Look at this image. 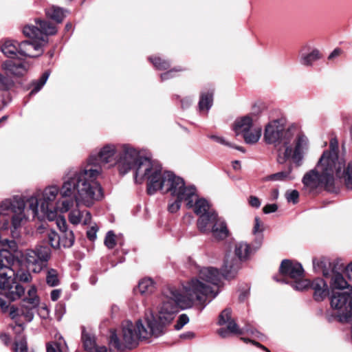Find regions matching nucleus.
I'll return each mask as SVG.
<instances>
[{
	"mask_svg": "<svg viewBox=\"0 0 352 352\" xmlns=\"http://www.w3.org/2000/svg\"><path fill=\"white\" fill-rule=\"evenodd\" d=\"M279 271L281 274L293 279L302 278L304 274L302 265L289 259H285L281 262Z\"/></svg>",
	"mask_w": 352,
	"mask_h": 352,
	"instance_id": "obj_16",
	"label": "nucleus"
},
{
	"mask_svg": "<svg viewBox=\"0 0 352 352\" xmlns=\"http://www.w3.org/2000/svg\"><path fill=\"white\" fill-rule=\"evenodd\" d=\"M14 351L28 352L27 339L24 336H19L14 342Z\"/></svg>",
	"mask_w": 352,
	"mask_h": 352,
	"instance_id": "obj_42",
	"label": "nucleus"
},
{
	"mask_svg": "<svg viewBox=\"0 0 352 352\" xmlns=\"http://www.w3.org/2000/svg\"><path fill=\"white\" fill-rule=\"evenodd\" d=\"M252 126V119L250 116H243L239 119L236 120L233 126L236 135L243 134L250 130Z\"/></svg>",
	"mask_w": 352,
	"mask_h": 352,
	"instance_id": "obj_26",
	"label": "nucleus"
},
{
	"mask_svg": "<svg viewBox=\"0 0 352 352\" xmlns=\"http://www.w3.org/2000/svg\"><path fill=\"white\" fill-rule=\"evenodd\" d=\"M36 26L27 25L23 29V34L33 41H24L19 44V56L30 58H36L42 55L43 43L47 41V36L54 35L57 28L51 22L36 19Z\"/></svg>",
	"mask_w": 352,
	"mask_h": 352,
	"instance_id": "obj_8",
	"label": "nucleus"
},
{
	"mask_svg": "<svg viewBox=\"0 0 352 352\" xmlns=\"http://www.w3.org/2000/svg\"><path fill=\"white\" fill-rule=\"evenodd\" d=\"M263 231V223L261 221L259 217H256L254 219V228H253V234L256 236L255 240L256 239V237L258 235L263 236V234H262ZM262 238L263 239V236H262Z\"/></svg>",
	"mask_w": 352,
	"mask_h": 352,
	"instance_id": "obj_47",
	"label": "nucleus"
},
{
	"mask_svg": "<svg viewBox=\"0 0 352 352\" xmlns=\"http://www.w3.org/2000/svg\"><path fill=\"white\" fill-rule=\"evenodd\" d=\"M320 58V52L318 50H314L308 54H302L300 56V63L305 66H310L314 62Z\"/></svg>",
	"mask_w": 352,
	"mask_h": 352,
	"instance_id": "obj_35",
	"label": "nucleus"
},
{
	"mask_svg": "<svg viewBox=\"0 0 352 352\" xmlns=\"http://www.w3.org/2000/svg\"><path fill=\"white\" fill-rule=\"evenodd\" d=\"M310 287L314 290V298L316 301H322L329 295V286L322 278L314 279Z\"/></svg>",
	"mask_w": 352,
	"mask_h": 352,
	"instance_id": "obj_20",
	"label": "nucleus"
},
{
	"mask_svg": "<svg viewBox=\"0 0 352 352\" xmlns=\"http://www.w3.org/2000/svg\"><path fill=\"white\" fill-rule=\"evenodd\" d=\"M98 228L97 226H91L87 231V236L90 241H94L96 239V233L98 232Z\"/></svg>",
	"mask_w": 352,
	"mask_h": 352,
	"instance_id": "obj_53",
	"label": "nucleus"
},
{
	"mask_svg": "<svg viewBox=\"0 0 352 352\" xmlns=\"http://www.w3.org/2000/svg\"><path fill=\"white\" fill-rule=\"evenodd\" d=\"M191 102H192V100L188 98H184V99L181 100L182 108L185 109V108L188 107L190 106V104H191Z\"/></svg>",
	"mask_w": 352,
	"mask_h": 352,
	"instance_id": "obj_63",
	"label": "nucleus"
},
{
	"mask_svg": "<svg viewBox=\"0 0 352 352\" xmlns=\"http://www.w3.org/2000/svg\"><path fill=\"white\" fill-rule=\"evenodd\" d=\"M19 43L13 40H4L0 43V48L3 54L9 58L18 57Z\"/></svg>",
	"mask_w": 352,
	"mask_h": 352,
	"instance_id": "obj_24",
	"label": "nucleus"
},
{
	"mask_svg": "<svg viewBox=\"0 0 352 352\" xmlns=\"http://www.w3.org/2000/svg\"><path fill=\"white\" fill-rule=\"evenodd\" d=\"M86 170H70L60 188V199L55 203L54 210L60 213L68 212L76 202L90 206L94 201L103 197L99 183H93L86 178Z\"/></svg>",
	"mask_w": 352,
	"mask_h": 352,
	"instance_id": "obj_5",
	"label": "nucleus"
},
{
	"mask_svg": "<svg viewBox=\"0 0 352 352\" xmlns=\"http://www.w3.org/2000/svg\"><path fill=\"white\" fill-rule=\"evenodd\" d=\"M264 138L267 143L274 144L276 146L282 144L285 150L279 149L277 162L283 164L287 160H292L297 166L301 165L304 151L308 146V139L303 134L294 138L289 130L285 131L283 120H274L265 126Z\"/></svg>",
	"mask_w": 352,
	"mask_h": 352,
	"instance_id": "obj_6",
	"label": "nucleus"
},
{
	"mask_svg": "<svg viewBox=\"0 0 352 352\" xmlns=\"http://www.w3.org/2000/svg\"><path fill=\"white\" fill-rule=\"evenodd\" d=\"M330 304L333 309L337 310L340 322L352 323V289L331 291Z\"/></svg>",
	"mask_w": 352,
	"mask_h": 352,
	"instance_id": "obj_13",
	"label": "nucleus"
},
{
	"mask_svg": "<svg viewBox=\"0 0 352 352\" xmlns=\"http://www.w3.org/2000/svg\"><path fill=\"white\" fill-rule=\"evenodd\" d=\"M46 283L50 287H56L60 284L57 271L53 268L49 269L46 274Z\"/></svg>",
	"mask_w": 352,
	"mask_h": 352,
	"instance_id": "obj_36",
	"label": "nucleus"
},
{
	"mask_svg": "<svg viewBox=\"0 0 352 352\" xmlns=\"http://www.w3.org/2000/svg\"><path fill=\"white\" fill-rule=\"evenodd\" d=\"M74 240L75 237L73 231L68 230L66 232H63L59 234L60 248L61 246L65 248L72 247L74 243Z\"/></svg>",
	"mask_w": 352,
	"mask_h": 352,
	"instance_id": "obj_33",
	"label": "nucleus"
},
{
	"mask_svg": "<svg viewBox=\"0 0 352 352\" xmlns=\"http://www.w3.org/2000/svg\"><path fill=\"white\" fill-rule=\"evenodd\" d=\"M296 280H295L292 284V287L294 289L297 291H303L310 287L311 283L309 280L301 278Z\"/></svg>",
	"mask_w": 352,
	"mask_h": 352,
	"instance_id": "obj_44",
	"label": "nucleus"
},
{
	"mask_svg": "<svg viewBox=\"0 0 352 352\" xmlns=\"http://www.w3.org/2000/svg\"><path fill=\"white\" fill-rule=\"evenodd\" d=\"M104 245L109 249H113L116 246V235L113 231L110 230L107 233V235L104 239Z\"/></svg>",
	"mask_w": 352,
	"mask_h": 352,
	"instance_id": "obj_46",
	"label": "nucleus"
},
{
	"mask_svg": "<svg viewBox=\"0 0 352 352\" xmlns=\"http://www.w3.org/2000/svg\"><path fill=\"white\" fill-rule=\"evenodd\" d=\"M56 224L60 230V233H62L63 232L68 231L67 223H66L65 218H63V217L58 218L56 219Z\"/></svg>",
	"mask_w": 352,
	"mask_h": 352,
	"instance_id": "obj_54",
	"label": "nucleus"
},
{
	"mask_svg": "<svg viewBox=\"0 0 352 352\" xmlns=\"http://www.w3.org/2000/svg\"><path fill=\"white\" fill-rule=\"evenodd\" d=\"M231 314L232 311L229 308H226L222 311L219 315V324L223 325L228 322V329L231 333H233V334L242 335L245 331H250L252 334H254V332L258 333L257 331L250 330L248 327L239 329L235 321L232 319Z\"/></svg>",
	"mask_w": 352,
	"mask_h": 352,
	"instance_id": "obj_18",
	"label": "nucleus"
},
{
	"mask_svg": "<svg viewBox=\"0 0 352 352\" xmlns=\"http://www.w3.org/2000/svg\"><path fill=\"white\" fill-rule=\"evenodd\" d=\"M338 141L332 138L329 144V150L323 152L320 158V164L325 163L326 166L336 169L338 177H343L347 188L352 189V162L345 168V162L338 157Z\"/></svg>",
	"mask_w": 352,
	"mask_h": 352,
	"instance_id": "obj_11",
	"label": "nucleus"
},
{
	"mask_svg": "<svg viewBox=\"0 0 352 352\" xmlns=\"http://www.w3.org/2000/svg\"><path fill=\"white\" fill-rule=\"evenodd\" d=\"M313 265L315 270H320L323 276L326 278L331 274L332 271H334L333 269H332L331 263L326 258H321L320 259L314 258Z\"/></svg>",
	"mask_w": 352,
	"mask_h": 352,
	"instance_id": "obj_28",
	"label": "nucleus"
},
{
	"mask_svg": "<svg viewBox=\"0 0 352 352\" xmlns=\"http://www.w3.org/2000/svg\"><path fill=\"white\" fill-rule=\"evenodd\" d=\"M168 305L162 297V303L157 308L156 317L151 315L147 317L146 327L138 320L134 325L131 321H125L122 325V340L118 338L115 330L111 331L109 344L118 351L125 348H133L138 344L139 340L148 339L151 336L159 337L164 334L165 326L169 324L176 314L175 302Z\"/></svg>",
	"mask_w": 352,
	"mask_h": 352,
	"instance_id": "obj_1",
	"label": "nucleus"
},
{
	"mask_svg": "<svg viewBox=\"0 0 352 352\" xmlns=\"http://www.w3.org/2000/svg\"><path fill=\"white\" fill-rule=\"evenodd\" d=\"M213 90L207 92H201L199 101V108L200 111H208L213 103Z\"/></svg>",
	"mask_w": 352,
	"mask_h": 352,
	"instance_id": "obj_30",
	"label": "nucleus"
},
{
	"mask_svg": "<svg viewBox=\"0 0 352 352\" xmlns=\"http://www.w3.org/2000/svg\"><path fill=\"white\" fill-rule=\"evenodd\" d=\"M84 212L79 209H74L69 214V221L72 224L78 225L82 221Z\"/></svg>",
	"mask_w": 352,
	"mask_h": 352,
	"instance_id": "obj_43",
	"label": "nucleus"
},
{
	"mask_svg": "<svg viewBox=\"0 0 352 352\" xmlns=\"http://www.w3.org/2000/svg\"><path fill=\"white\" fill-rule=\"evenodd\" d=\"M15 259L8 251L0 252V292L10 301H14L25 294V288L15 281L17 277L23 283L31 282L32 278L28 271L14 269Z\"/></svg>",
	"mask_w": 352,
	"mask_h": 352,
	"instance_id": "obj_7",
	"label": "nucleus"
},
{
	"mask_svg": "<svg viewBox=\"0 0 352 352\" xmlns=\"http://www.w3.org/2000/svg\"><path fill=\"white\" fill-rule=\"evenodd\" d=\"M39 303L32 300V302H26L21 300L20 305V313L27 322H31L34 316V314L38 311Z\"/></svg>",
	"mask_w": 352,
	"mask_h": 352,
	"instance_id": "obj_21",
	"label": "nucleus"
},
{
	"mask_svg": "<svg viewBox=\"0 0 352 352\" xmlns=\"http://www.w3.org/2000/svg\"><path fill=\"white\" fill-rule=\"evenodd\" d=\"M210 233L217 240H223L229 235V230L223 219L220 217L217 223L211 228Z\"/></svg>",
	"mask_w": 352,
	"mask_h": 352,
	"instance_id": "obj_23",
	"label": "nucleus"
},
{
	"mask_svg": "<svg viewBox=\"0 0 352 352\" xmlns=\"http://www.w3.org/2000/svg\"><path fill=\"white\" fill-rule=\"evenodd\" d=\"M261 128H255L252 130H249L243 135L245 143L252 144L256 143L261 136Z\"/></svg>",
	"mask_w": 352,
	"mask_h": 352,
	"instance_id": "obj_34",
	"label": "nucleus"
},
{
	"mask_svg": "<svg viewBox=\"0 0 352 352\" xmlns=\"http://www.w3.org/2000/svg\"><path fill=\"white\" fill-rule=\"evenodd\" d=\"M223 276V267L220 273L212 267H203L199 270L198 278L192 279L184 287V294L173 286L166 287L162 292V296L168 305L175 302L176 314L179 307L182 309L191 307L195 301H198L205 307L208 298H215L219 293V286Z\"/></svg>",
	"mask_w": 352,
	"mask_h": 352,
	"instance_id": "obj_2",
	"label": "nucleus"
},
{
	"mask_svg": "<svg viewBox=\"0 0 352 352\" xmlns=\"http://www.w3.org/2000/svg\"><path fill=\"white\" fill-rule=\"evenodd\" d=\"M317 168L318 170L312 169L304 175L302 180L304 186L311 189L324 186L326 190H333L336 169L326 166L325 163L320 164V160L317 164Z\"/></svg>",
	"mask_w": 352,
	"mask_h": 352,
	"instance_id": "obj_12",
	"label": "nucleus"
},
{
	"mask_svg": "<svg viewBox=\"0 0 352 352\" xmlns=\"http://www.w3.org/2000/svg\"><path fill=\"white\" fill-rule=\"evenodd\" d=\"M142 159L147 157L141 156L139 151L129 144H107L98 153H91L84 167L74 170H86L85 178L91 179L93 183H98L96 179L102 172V166H117L119 173L125 175L132 168L136 171Z\"/></svg>",
	"mask_w": 352,
	"mask_h": 352,
	"instance_id": "obj_4",
	"label": "nucleus"
},
{
	"mask_svg": "<svg viewBox=\"0 0 352 352\" xmlns=\"http://www.w3.org/2000/svg\"><path fill=\"white\" fill-rule=\"evenodd\" d=\"M65 307L63 304H58L55 307V316L57 320L60 321L65 314Z\"/></svg>",
	"mask_w": 352,
	"mask_h": 352,
	"instance_id": "obj_52",
	"label": "nucleus"
},
{
	"mask_svg": "<svg viewBox=\"0 0 352 352\" xmlns=\"http://www.w3.org/2000/svg\"><path fill=\"white\" fill-rule=\"evenodd\" d=\"M210 138L212 140H214L215 142H217L221 144L234 148L235 149L240 151L243 153L245 152V149L242 146H233L232 144H231L230 143L227 142L223 137H220V136H217V135H210Z\"/></svg>",
	"mask_w": 352,
	"mask_h": 352,
	"instance_id": "obj_45",
	"label": "nucleus"
},
{
	"mask_svg": "<svg viewBox=\"0 0 352 352\" xmlns=\"http://www.w3.org/2000/svg\"><path fill=\"white\" fill-rule=\"evenodd\" d=\"M50 256V248L46 245H38L34 249L27 250L23 255L28 268L34 273H39L47 267Z\"/></svg>",
	"mask_w": 352,
	"mask_h": 352,
	"instance_id": "obj_14",
	"label": "nucleus"
},
{
	"mask_svg": "<svg viewBox=\"0 0 352 352\" xmlns=\"http://www.w3.org/2000/svg\"><path fill=\"white\" fill-rule=\"evenodd\" d=\"M249 204L254 208H259L261 206V201L259 199L255 196H250L249 199Z\"/></svg>",
	"mask_w": 352,
	"mask_h": 352,
	"instance_id": "obj_58",
	"label": "nucleus"
},
{
	"mask_svg": "<svg viewBox=\"0 0 352 352\" xmlns=\"http://www.w3.org/2000/svg\"><path fill=\"white\" fill-rule=\"evenodd\" d=\"M61 342H52L47 344V352H63Z\"/></svg>",
	"mask_w": 352,
	"mask_h": 352,
	"instance_id": "obj_50",
	"label": "nucleus"
},
{
	"mask_svg": "<svg viewBox=\"0 0 352 352\" xmlns=\"http://www.w3.org/2000/svg\"><path fill=\"white\" fill-rule=\"evenodd\" d=\"M82 341L83 346L87 351L93 352L96 350V339L95 337L87 333L85 328H82Z\"/></svg>",
	"mask_w": 352,
	"mask_h": 352,
	"instance_id": "obj_31",
	"label": "nucleus"
},
{
	"mask_svg": "<svg viewBox=\"0 0 352 352\" xmlns=\"http://www.w3.org/2000/svg\"><path fill=\"white\" fill-rule=\"evenodd\" d=\"M278 206L276 204H267L263 208V211L265 214L274 212L277 210Z\"/></svg>",
	"mask_w": 352,
	"mask_h": 352,
	"instance_id": "obj_56",
	"label": "nucleus"
},
{
	"mask_svg": "<svg viewBox=\"0 0 352 352\" xmlns=\"http://www.w3.org/2000/svg\"><path fill=\"white\" fill-rule=\"evenodd\" d=\"M25 200L19 196L6 199L0 204V210L3 215L8 214L10 211L14 213L12 217V226L14 230L20 228L23 220L25 219Z\"/></svg>",
	"mask_w": 352,
	"mask_h": 352,
	"instance_id": "obj_15",
	"label": "nucleus"
},
{
	"mask_svg": "<svg viewBox=\"0 0 352 352\" xmlns=\"http://www.w3.org/2000/svg\"><path fill=\"white\" fill-rule=\"evenodd\" d=\"M218 333L219 335L221 337V338H227L229 336V335L230 333H232L229 329H228V327L226 329V328H221L219 331H218Z\"/></svg>",
	"mask_w": 352,
	"mask_h": 352,
	"instance_id": "obj_62",
	"label": "nucleus"
},
{
	"mask_svg": "<svg viewBox=\"0 0 352 352\" xmlns=\"http://www.w3.org/2000/svg\"><path fill=\"white\" fill-rule=\"evenodd\" d=\"M23 296H24V297L21 300L26 302H32V300H34V302L37 301V303L40 304V298L37 294V289L35 285H31L28 290L27 294L25 295L24 294Z\"/></svg>",
	"mask_w": 352,
	"mask_h": 352,
	"instance_id": "obj_39",
	"label": "nucleus"
},
{
	"mask_svg": "<svg viewBox=\"0 0 352 352\" xmlns=\"http://www.w3.org/2000/svg\"><path fill=\"white\" fill-rule=\"evenodd\" d=\"M62 290L60 289H53L50 294V298L52 301H56L60 296Z\"/></svg>",
	"mask_w": 352,
	"mask_h": 352,
	"instance_id": "obj_59",
	"label": "nucleus"
},
{
	"mask_svg": "<svg viewBox=\"0 0 352 352\" xmlns=\"http://www.w3.org/2000/svg\"><path fill=\"white\" fill-rule=\"evenodd\" d=\"M135 180L142 183L147 179V192L155 194L157 190L170 192L173 196L186 201L188 208L193 206V197H196V189L194 186H186L182 178L176 176L170 171H163L158 163L153 162L148 158L142 159L139 167L135 172Z\"/></svg>",
	"mask_w": 352,
	"mask_h": 352,
	"instance_id": "obj_3",
	"label": "nucleus"
},
{
	"mask_svg": "<svg viewBox=\"0 0 352 352\" xmlns=\"http://www.w3.org/2000/svg\"><path fill=\"white\" fill-rule=\"evenodd\" d=\"M30 65L26 62L17 60H7L1 64V68L6 74L17 77L25 75Z\"/></svg>",
	"mask_w": 352,
	"mask_h": 352,
	"instance_id": "obj_17",
	"label": "nucleus"
},
{
	"mask_svg": "<svg viewBox=\"0 0 352 352\" xmlns=\"http://www.w3.org/2000/svg\"><path fill=\"white\" fill-rule=\"evenodd\" d=\"M67 13V10L56 6H51L45 9L47 17L54 21L56 23H62Z\"/></svg>",
	"mask_w": 352,
	"mask_h": 352,
	"instance_id": "obj_25",
	"label": "nucleus"
},
{
	"mask_svg": "<svg viewBox=\"0 0 352 352\" xmlns=\"http://www.w3.org/2000/svg\"><path fill=\"white\" fill-rule=\"evenodd\" d=\"M148 59L153 64L154 67L159 70L168 69L170 66L169 61L162 60L160 57H149Z\"/></svg>",
	"mask_w": 352,
	"mask_h": 352,
	"instance_id": "obj_41",
	"label": "nucleus"
},
{
	"mask_svg": "<svg viewBox=\"0 0 352 352\" xmlns=\"http://www.w3.org/2000/svg\"><path fill=\"white\" fill-rule=\"evenodd\" d=\"M182 201H184V199H179L177 198V199L175 201L168 205V211L171 213L176 212L180 208L181 202Z\"/></svg>",
	"mask_w": 352,
	"mask_h": 352,
	"instance_id": "obj_51",
	"label": "nucleus"
},
{
	"mask_svg": "<svg viewBox=\"0 0 352 352\" xmlns=\"http://www.w3.org/2000/svg\"><path fill=\"white\" fill-rule=\"evenodd\" d=\"M292 165L290 164L287 170L280 171L274 174L270 175L265 178V181H286L294 179L292 175Z\"/></svg>",
	"mask_w": 352,
	"mask_h": 352,
	"instance_id": "obj_29",
	"label": "nucleus"
},
{
	"mask_svg": "<svg viewBox=\"0 0 352 352\" xmlns=\"http://www.w3.org/2000/svg\"><path fill=\"white\" fill-rule=\"evenodd\" d=\"M219 218L215 210H210L209 212L202 214L197 221L198 230L203 234L210 233L211 228Z\"/></svg>",
	"mask_w": 352,
	"mask_h": 352,
	"instance_id": "obj_19",
	"label": "nucleus"
},
{
	"mask_svg": "<svg viewBox=\"0 0 352 352\" xmlns=\"http://www.w3.org/2000/svg\"><path fill=\"white\" fill-rule=\"evenodd\" d=\"M41 317L43 318H48L50 316V309L47 306L42 307L40 313Z\"/></svg>",
	"mask_w": 352,
	"mask_h": 352,
	"instance_id": "obj_61",
	"label": "nucleus"
},
{
	"mask_svg": "<svg viewBox=\"0 0 352 352\" xmlns=\"http://www.w3.org/2000/svg\"><path fill=\"white\" fill-rule=\"evenodd\" d=\"M54 248H59V235L53 230H46L45 238L43 239Z\"/></svg>",
	"mask_w": 352,
	"mask_h": 352,
	"instance_id": "obj_37",
	"label": "nucleus"
},
{
	"mask_svg": "<svg viewBox=\"0 0 352 352\" xmlns=\"http://www.w3.org/2000/svg\"><path fill=\"white\" fill-rule=\"evenodd\" d=\"M50 76V72L48 71L45 72L40 78L32 83L33 88L32 91L30 92V96H32L38 92L43 85L45 84Z\"/></svg>",
	"mask_w": 352,
	"mask_h": 352,
	"instance_id": "obj_38",
	"label": "nucleus"
},
{
	"mask_svg": "<svg viewBox=\"0 0 352 352\" xmlns=\"http://www.w3.org/2000/svg\"><path fill=\"white\" fill-rule=\"evenodd\" d=\"M329 276L331 277L329 284L331 291H345L344 289H351L349 287V285L340 273L332 271Z\"/></svg>",
	"mask_w": 352,
	"mask_h": 352,
	"instance_id": "obj_22",
	"label": "nucleus"
},
{
	"mask_svg": "<svg viewBox=\"0 0 352 352\" xmlns=\"http://www.w3.org/2000/svg\"><path fill=\"white\" fill-rule=\"evenodd\" d=\"M195 337V333L192 331H188L181 334L180 338L182 339H192Z\"/></svg>",
	"mask_w": 352,
	"mask_h": 352,
	"instance_id": "obj_64",
	"label": "nucleus"
},
{
	"mask_svg": "<svg viewBox=\"0 0 352 352\" xmlns=\"http://www.w3.org/2000/svg\"><path fill=\"white\" fill-rule=\"evenodd\" d=\"M285 196L288 202H293L294 204H296L298 202L299 193L296 190H292L291 191H287Z\"/></svg>",
	"mask_w": 352,
	"mask_h": 352,
	"instance_id": "obj_49",
	"label": "nucleus"
},
{
	"mask_svg": "<svg viewBox=\"0 0 352 352\" xmlns=\"http://www.w3.org/2000/svg\"><path fill=\"white\" fill-rule=\"evenodd\" d=\"M263 242L261 235H258L254 242L250 245L245 242H239L235 245V254L237 258L227 256L223 265V275L226 278L234 277L241 267V261L247 260L261 246Z\"/></svg>",
	"mask_w": 352,
	"mask_h": 352,
	"instance_id": "obj_10",
	"label": "nucleus"
},
{
	"mask_svg": "<svg viewBox=\"0 0 352 352\" xmlns=\"http://www.w3.org/2000/svg\"><path fill=\"white\" fill-rule=\"evenodd\" d=\"M189 322V318L186 314H181L178 320L177 321V323L175 325V329L177 330L181 329L185 324H186Z\"/></svg>",
	"mask_w": 352,
	"mask_h": 352,
	"instance_id": "obj_48",
	"label": "nucleus"
},
{
	"mask_svg": "<svg viewBox=\"0 0 352 352\" xmlns=\"http://www.w3.org/2000/svg\"><path fill=\"white\" fill-rule=\"evenodd\" d=\"M14 85L12 78L4 76L0 72V91H7L11 89Z\"/></svg>",
	"mask_w": 352,
	"mask_h": 352,
	"instance_id": "obj_40",
	"label": "nucleus"
},
{
	"mask_svg": "<svg viewBox=\"0 0 352 352\" xmlns=\"http://www.w3.org/2000/svg\"><path fill=\"white\" fill-rule=\"evenodd\" d=\"M0 340L6 346H8L11 341L10 336L6 333L0 334Z\"/></svg>",
	"mask_w": 352,
	"mask_h": 352,
	"instance_id": "obj_60",
	"label": "nucleus"
},
{
	"mask_svg": "<svg viewBox=\"0 0 352 352\" xmlns=\"http://www.w3.org/2000/svg\"><path fill=\"white\" fill-rule=\"evenodd\" d=\"M57 186H49L43 192L42 197L38 199L35 196L30 197L28 200V210H31L32 217L40 218L46 217L50 221H53L56 217V212L54 210L57 195L60 193Z\"/></svg>",
	"mask_w": 352,
	"mask_h": 352,
	"instance_id": "obj_9",
	"label": "nucleus"
},
{
	"mask_svg": "<svg viewBox=\"0 0 352 352\" xmlns=\"http://www.w3.org/2000/svg\"><path fill=\"white\" fill-rule=\"evenodd\" d=\"M179 71H182V69L179 68V69H170L166 72L162 74L160 76L162 81H164V80H166L173 78L174 76L173 73L174 72H179Z\"/></svg>",
	"mask_w": 352,
	"mask_h": 352,
	"instance_id": "obj_55",
	"label": "nucleus"
},
{
	"mask_svg": "<svg viewBox=\"0 0 352 352\" xmlns=\"http://www.w3.org/2000/svg\"><path fill=\"white\" fill-rule=\"evenodd\" d=\"M192 208H193L194 212L199 217L208 212H209L210 210H214L206 199H198L197 195L196 197H193V206Z\"/></svg>",
	"mask_w": 352,
	"mask_h": 352,
	"instance_id": "obj_27",
	"label": "nucleus"
},
{
	"mask_svg": "<svg viewBox=\"0 0 352 352\" xmlns=\"http://www.w3.org/2000/svg\"><path fill=\"white\" fill-rule=\"evenodd\" d=\"M82 212H84V215H83L82 221L81 223H82V224H84V225L89 224L91 223V213L89 212V211H88L87 210H82Z\"/></svg>",
	"mask_w": 352,
	"mask_h": 352,
	"instance_id": "obj_57",
	"label": "nucleus"
},
{
	"mask_svg": "<svg viewBox=\"0 0 352 352\" xmlns=\"http://www.w3.org/2000/svg\"><path fill=\"white\" fill-rule=\"evenodd\" d=\"M155 283L151 278H145L142 279L138 284V289L142 294H150L155 290Z\"/></svg>",
	"mask_w": 352,
	"mask_h": 352,
	"instance_id": "obj_32",
	"label": "nucleus"
}]
</instances>
